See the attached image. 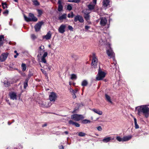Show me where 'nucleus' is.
I'll list each match as a JSON object with an SVG mask.
<instances>
[{"mask_svg":"<svg viewBox=\"0 0 149 149\" xmlns=\"http://www.w3.org/2000/svg\"><path fill=\"white\" fill-rule=\"evenodd\" d=\"M137 114L147 118L149 116V105H142L137 107Z\"/></svg>","mask_w":149,"mask_h":149,"instance_id":"f257e3e1","label":"nucleus"},{"mask_svg":"<svg viewBox=\"0 0 149 149\" xmlns=\"http://www.w3.org/2000/svg\"><path fill=\"white\" fill-rule=\"evenodd\" d=\"M106 73L102 71L100 67L99 68L98 73L96 77V79L97 81L102 80L105 77Z\"/></svg>","mask_w":149,"mask_h":149,"instance_id":"f03ea898","label":"nucleus"},{"mask_svg":"<svg viewBox=\"0 0 149 149\" xmlns=\"http://www.w3.org/2000/svg\"><path fill=\"white\" fill-rule=\"evenodd\" d=\"M107 48V54L108 56L110 58H113V60L115 61L114 58V53L113 52L112 49L110 47V44L107 43L106 46Z\"/></svg>","mask_w":149,"mask_h":149,"instance_id":"7ed1b4c3","label":"nucleus"},{"mask_svg":"<svg viewBox=\"0 0 149 149\" xmlns=\"http://www.w3.org/2000/svg\"><path fill=\"white\" fill-rule=\"evenodd\" d=\"M25 20L27 22L34 21L36 22L37 21V18L35 17L33 14L30 13L29 14V17H27L24 15Z\"/></svg>","mask_w":149,"mask_h":149,"instance_id":"20e7f679","label":"nucleus"},{"mask_svg":"<svg viewBox=\"0 0 149 149\" xmlns=\"http://www.w3.org/2000/svg\"><path fill=\"white\" fill-rule=\"evenodd\" d=\"M84 117L83 115L77 114H74L71 116V119L75 121H79L84 118Z\"/></svg>","mask_w":149,"mask_h":149,"instance_id":"39448f33","label":"nucleus"},{"mask_svg":"<svg viewBox=\"0 0 149 149\" xmlns=\"http://www.w3.org/2000/svg\"><path fill=\"white\" fill-rule=\"evenodd\" d=\"M98 62L97 59L95 54L93 55L92 61L91 63V65L94 68H96L97 67Z\"/></svg>","mask_w":149,"mask_h":149,"instance_id":"423d86ee","label":"nucleus"},{"mask_svg":"<svg viewBox=\"0 0 149 149\" xmlns=\"http://www.w3.org/2000/svg\"><path fill=\"white\" fill-rule=\"evenodd\" d=\"M96 3L97 0H93V1L90 3V4L88 6V9L90 10H93L95 8Z\"/></svg>","mask_w":149,"mask_h":149,"instance_id":"0eeeda50","label":"nucleus"},{"mask_svg":"<svg viewBox=\"0 0 149 149\" xmlns=\"http://www.w3.org/2000/svg\"><path fill=\"white\" fill-rule=\"evenodd\" d=\"M40 105L43 107L48 108L51 105L50 103L44 101H41L39 103Z\"/></svg>","mask_w":149,"mask_h":149,"instance_id":"6e6552de","label":"nucleus"},{"mask_svg":"<svg viewBox=\"0 0 149 149\" xmlns=\"http://www.w3.org/2000/svg\"><path fill=\"white\" fill-rule=\"evenodd\" d=\"M43 23V22L42 21H41L35 25L34 28L35 29V31L36 32H38L40 30L41 27Z\"/></svg>","mask_w":149,"mask_h":149,"instance_id":"1a4fd4ad","label":"nucleus"},{"mask_svg":"<svg viewBox=\"0 0 149 149\" xmlns=\"http://www.w3.org/2000/svg\"><path fill=\"white\" fill-rule=\"evenodd\" d=\"M57 97L56 94L54 92L51 93L49 95V99L50 101L54 102Z\"/></svg>","mask_w":149,"mask_h":149,"instance_id":"9d476101","label":"nucleus"},{"mask_svg":"<svg viewBox=\"0 0 149 149\" xmlns=\"http://www.w3.org/2000/svg\"><path fill=\"white\" fill-rule=\"evenodd\" d=\"M111 2L109 0H103L102 5L104 7L108 8L111 6Z\"/></svg>","mask_w":149,"mask_h":149,"instance_id":"9b49d317","label":"nucleus"},{"mask_svg":"<svg viewBox=\"0 0 149 149\" xmlns=\"http://www.w3.org/2000/svg\"><path fill=\"white\" fill-rule=\"evenodd\" d=\"M114 137L113 136L106 137L102 139V141L104 143H107L110 142L111 140H114Z\"/></svg>","mask_w":149,"mask_h":149,"instance_id":"f8f14e48","label":"nucleus"},{"mask_svg":"<svg viewBox=\"0 0 149 149\" xmlns=\"http://www.w3.org/2000/svg\"><path fill=\"white\" fill-rule=\"evenodd\" d=\"M9 95L11 99L13 100H17L18 97L16 93L14 92H12L10 93Z\"/></svg>","mask_w":149,"mask_h":149,"instance_id":"ddd939ff","label":"nucleus"},{"mask_svg":"<svg viewBox=\"0 0 149 149\" xmlns=\"http://www.w3.org/2000/svg\"><path fill=\"white\" fill-rule=\"evenodd\" d=\"M107 22L106 18L102 17L100 18V24L102 26H104Z\"/></svg>","mask_w":149,"mask_h":149,"instance_id":"4468645a","label":"nucleus"},{"mask_svg":"<svg viewBox=\"0 0 149 149\" xmlns=\"http://www.w3.org/2000/svg\"><path fill=\"white\" fill-rule=\"evenodd\" d=\"M52 34L50 31H49L47 33L46 35L42 37L43 39L48 40L50 39L51 38Z\"/></svg>","mask_w":149,"mask_h":149,"instance_id":"2eb2a0df","label":"nucleus"},{"mask_svg":"<svg viewBox=\"0 0 149 149\" xmlns=\"http://www.w3.org/2000/svg\"><path fill=\"white\" fill-rule=\"evenodd\" d=\"M8 56V54L6 53H3L0 56V62L5 61Z\"/></svg>","mask_w":149,"mask_h":149,"instance_id":"dca6fc26","label":"nucleus"},{"mask_svg":"<svg viewBox=\"0 0 149 149\" xmlns=\"http://www.w3.org/2000/svg\"><path fill=\"white\" fill-rule=\"evenodd\" d=\"M74 21L75 22H77L79 21L80 22L82 23L84 21V20L83 17L80 15H77L76 16L74 19Z\"/></svg>","mask_w":149,"mask_h":149,"instance_id":"f3484780","label":"nucleus"},{"mask_svg":"<svg viewBox=\"0 0 149 149\" xmlns=\"http://www.w3.org/2000/svg\"><path fill=\"white\" fill-rule=\"evenodd\" d=\"M65 25L64 24L61 25L58 29L59 32L61 33H63L65 31Z\"/></svg>","mask_w":149,"mask_h":149,"instance_id":"a211bd4d","label":"nucleus"},{"mask_svg":"<svg viewBox=\"0 0 149 149\" xmlns=\"http://www.w3.org/2000/svg\"><path fill=\"white\" fill-rule=\"evenodd\" d=\"M106 40L104 36H102L100 38V40L99 41V42L101 45H103L105 44Z\"/></svg>","mask_w":149,"mask_h":149,"instance_id":"6ab92c4d","label":"nucleus"},{"mask_svg":"<svg viewBox=\"0 0 149 149\" xmlns=\"http://www.w3.org/2000/svg\"><path fill=\"white\" fill-rule=\"evenodd\" d=\"M47 55V52H45L43 55L41 57V62L45 64L46 63V61L45 59V58Z\"/></svg>","mask_w":149,"mask_h":149,"instance_id":"aec40b11","label":"nucleus"},{"mask_svg":"<svg viewBox=\"0 0 149 149\" xmlns=\"http://www.w3.org/2000/svg\"><path fill=\"white\" fill-rule=\"evenodd\" d=\"M58 10L59 12L61 11L62 10L63 8V6L61 4V1L59 0L58 1Z\"/></svg>","mask_w":149,"mask_h":149,"instance_id":"412c9836","label":"nucleus"},{"mask_svg":"<svg viewBox=\"0 0 149 149\" xmlns=\"http://www.w3.org/2000/svg\"><path fill=\"white\" fill-rule=\"evenodd\" d=\"M91 110L95 113L99 115H101L102 114V112L98 109H92Z\"/></svg>","mask_w":149,"mask_h":149,"instance_id":"4be33fe9","label":"nucleus"},{"mask_svg":"<svg viewBox=\"0 0 149 149\" xmlns=\"http://www.w3.org/2000/svg\"><path fill=\"white\" fill-rule=\"evenodd\" d=\"M132 137V135H130L128 136H124L123 138V140L124 141H126L129 140L131 139Z\"/></svg>","mask_w":149,"mask_h":149,"instance_id":"5701e85b","label":"nucleus"},{"mask_svg":"<svg viewBox=\"0 0 149 149\" xmlns=\"http://www.w3.org/2000/svg\"><path fill=\"white\" fill-rule=\"evenodd\" d=\"M3 83L5 87H7L9 86L12 82L11 81H5L3 82Z\"/></svg>","mask_w":149,"mask_h":149,"instance_id":"b1692460","label":"nucleus"},{"mask_svg":"<svg viewBox=\"0 0 149 149\" xmlns=\"http://www.w3.org/2000/svg\"><path fill=\"white\" fill-rule=\"evenodd\" d=\"M45 65L44 66V69L47 70V71H49L51 70V67L48 65L47 63H46Z\"/></svg>","mask_w":149,"mask_h":149,"instance_id":"393cba45","label":"nucleus"},{"mask_svg":"<svg viewBox=\"0 0 149 149\" xmlns=\"http://www.w3.org/2000/svg\"><path fill=\"white\" fill-rule=\"evenodd\" d=\"M69 123L70 124H72L75 125L76 127H79L80 126V124H79L74 122L72 120L69 121Z\"/></svg>","mask_w":149,"mask_h":149,"instance_id":"a878e982","label":"nucleus"},{"mask_svg":"<svg viewBox=\"0 0 149 149\" xmlns=\"http://www.w3.org/2000/svg\"><path fill=\"white\" fill-rule=\"evenodd\" d=\"M105 97L106 99V100L107 101H108V102L111 103H112V102L111 100L110 97L107 94H105Z\"/></svg>","mask_w":149,"mask_h":149,"instance_id":"bb28decb","label":"nucleus"},{"mask_svg":"<svg viewBox=\"0 0 149 149\" xmlns=\"http://www.w3.org/2000/svg\"><path fill=\"white\" fill-rule=\"evenodd\" d=\"M66 14H64L62 15L61 16H60L58 17V19L59 20H63L64 19H65L66 18Z\"/></svg>","mask_w":149,"mask_h":149,"instance_id":"cd10ccee","label":"nucleus"},{"mask_svg":"<svg viewBox=\"0 0 149 149\" xmlns=\"http://www.w3.org/2000/svg\"><path fill=\"white\" fill-rule=\"evenodd\" d=\"M4 37L3 35H0V46L2 45L3 44Z\"/></svg>","mask_w":149,"mask_h":149,"instance_id":"c85d7f7f","label":"nucleus"},{"mask_svg":"<svg viewBox=\"0 0 149 149\" xmlns=\"http://www.w3.org/2000/svg\"><path fill=\"white\" fill-rule=\"evenodd\" d=\"M134 120L135 128L136 129H138L139 128V126L137 123L136 119L135 117H134Z\"/></svg>","mask_w":149,"mask_h":149,"instance_id":"c756f323","label":"nucleus"},{"mask_svg":"<svg viewBox=\"0 0 149 149\" xmlns=\"http://www.w3.org/2000/svg\"><path fill=\"white\" fill-rule=\"evenodd\" d=\"M70 79L72 80H76L77 79V76L75 74H72L71 75Z\"/></svg>","mask_w":149,"mask_h":149,"instance_id":"7c9ffc66","label":"nucleus"},{"mask_svg":"<svg viewBox=\"0 0 149 149\" xmlns=\"http://www.w3.org/2000/svg\"><path fill=\"white\" fill-rule=\"evenodd\" d=\"M22 70L23 71H24L26 70V65L25 64L22 63Z\"/></svg>","mask_w":149,"mask_h":149,"instance_id":"2f4dec72","label":"nucleus"},{"mask_svg":"<svg viewBox=\"0 0 149 149\" xmlns=\"http://www.w3.org/2000/svg\"><path fill=\"white\" fill-rule=\"evenodd\" d=\"M88 84L87 81L86 80H84L82 81L81 83V85L83 86H86Z\"/></svg>","mask_w":149,"mask_h":149,"instance_id":"473e14b6","label":"nucleus"},{"mask_svg":"<svg viewBox=\"0 0 149 149\" xmlns=\"http://www.w3.org/2000/svg\"><path fill=\"white\" fill-rule=\"evenodd\" d=\"M116 139L119 142L124 141L123 140V138H121L120 136H117L116 137Z\"/></svg>","mask_w":149,"mask_h":149,"instance_id":"72a5a7b5","label":"nucleus"},{"mask_svg":"<svg viewBox=\"0 0 149 149\" xmlns=\"http://www.w3.org/2000/svg\"><path fill=\"white\" fill-rule=\"evenodd\" d=\"M82 123L84 124H86L87 123H90L91 121L89 120H87L86 119H85L83 120L82 121Z\"/></svg>","mask_w":149,"mask_h":149,"instance_id":"f704fd0d","label":"nucleus"},{"mask_svg":"<svg viewBox=\"0 0 149 149\" xmlns=\"http://www.w3.org/2000/svg\"><path fill=\"white\" fill-rule=\"evenodd\" d=\"M116 61H115V62H114L113 64H112V65L110 66V67H112L113 69H116Z\"/></svg>","mask_w":149,"mask_h":149,"instance_id":"c9c22d12","label":"nucleus"},{"mask_svg":"<svg viewBox=\"0 0 149 149\" xmlns=\"http://www.w3.org/2000/svg\"><path fill=\"white\" fill-rule=\"evenodd\" d=\"M33 4L35 6H37L39 5V3L38 1L36 0H33L32 1Z\"/></svg>","mask_w":149,"mask_h":149,"instance_id":"e433bc0d","label":"nucleus"},{"mask_svg":"<svg viewBox=\"0 0 149 149\" xmlns=\"http://www.w3.org/2000/svg\"><path fill=\"white\" fill-rule=\"evenodd\" d=\"M90 16L89 14H87L86 15H84V17L86 20L88 21L89 19Z\"/></svg>","mask_w":149,"mask_h":149,"instance_id":"4c0bfd02","label":"nucleus"},{"mask_svg":"<svg viewBox=\"0 0 149 149\" xmlns=\"http://www.w3.org/2000/svg\"><path fill=\"white\" fill-rule=\"evenodd\" d=\"M83 12L84 13V15H86L87 14H89L90 13V12H88V10L87 9H85L83 11Z\"/></svg>","mask_w":149,"mask_h":149,"instance_id":"58836bf2","label":"nucleus"},{"mask_svg":"<svg viewBox=\"0 0 149 149\" xmlns=\"http://www.w3.org/2000/svg\"><path fill=\"white\" fill-rule=\"evenodd\" d=\"M86 134L83 132H79L78 134L79 136H85Z\"/></svg>","mask_w":149,"mask_h":149,"instance_id":"ea45409f","label":"nucleus"},{"mask_svg":"<svg viewBox=\"0 0 149 149\" xmlns=\"http://www.w3.org/2000/svg\"><path fill=\"white\" fill-rule=\"evenodd\" d=\"M72 6L70 4H68L67 6V10L70 11L72 10Z\"/></svg>","mask_w":149,"mask_h":149,"instance_id":"a19ab883","label":"nucleus"},{"mask_svg":"<svg viewBox=\"0 0 149 149\" xmlns=\"http://www.w3.org/2000/svg\"><path fill=\"white\" fill-rule=\"evenodd\" d=\"M28 80H26L25 82L24 83V87L25 88L28 86Z\"/></svg>","mask_w":149,"mask_h":149,"instance_id":"79ce46f5","label":"nucleus"},{"mask_svg":"<svg viewBox=\"0 0 149 149\" xmlns=\"http://www.w3.org/2000/svg\"><path fill=\"white\" fill-rule=\"evenodd\" d=\"M2 6L3 8L4 9H5L6 8H7V7L6 3H2Z\"/></svg>","mask_w":149,"mask_h":149,"instance_id":"37998d69","label":"nucleus"},{"mask_svg":"<svg viewBox=\"0 0 149 149\" xmlns=\"http://www.w3.org/2000/svg\"><path fill=\"white\" fill-rule=\"evenodd\" d=\"M74 16V14L73 13H72L71 14L69 13L68 15V17L69 18H72Z\"/></svg>","mask_w":149,"mask_h":149,"instance_id":"c03bdc74","label":"nucleus"},{"mask_svg":"<svg viewBox=\"0 0 149 149\" xmlns=\"http://www.w3.org/2000/svg\"><path fill=\"white\" fill-rule=\"evenodd\" d=\"M37 11L38 13L39 14L38 16H40L42 14V11L40 10H38Z\"/></svg>","mask_w":149,"mask_h":149,"instance_id":"a18cd8bd","label":"nucleus"},{"mask_svg":"<svg viewBox=\"0 0 149 149\" xmlns=\"http://www.w3.org/2000/svg\"><path fill=\"white\" fill-rule=\"evenodd\" d=\"M8 13H9V11L8 10H5L3 13V14L4 15H8Z\"/></svg>","mask_w":149,"mask_h":149,"instance_id":"49530a36","label":"nucleus"},{"mask_svg":"<svg viewBox=\"0 0 149 149\" xmlns=\"http://www.w3.org/2000/svg\"><path fill=\"white\" fill-rule=\"evenodd\" d=\"M31 38L33 39H35L36 38V36L34 34H31Z\"/></svg>","mask_w":149,"mask_h":149,"instance_id":"de8ad7c7","label":"nucleus"},{"mask_svg":"<svg viewBox=\"0 0 149 149\" xmlns=\"http://www.w3.org/2000/svg\"><path fill=\"white\" fill-rule=\"evenodd\" d=\"M41 71L44 74H45L46 76L47 75V73L46 71H45V70H43L42 69H41Z\"/></svg>","mask_w":149,"mask_h":149,"instance_id":"09e8293b","label":"nucleus"},{"mask_svg":"<svg viewBox=\"0 0 149 149\" xmlns=\"http://www.w3.org/2000/svg\"><path fill=\"white\" fill-rule=\"evenodd\" d=\"M39 52L40 53V55H41L42 53L44 52V50L43 49H41L40 50H39Z\"/></svg>","mask_w":149,"mask_h":149,"instance_id":"8fccbe9b","label":"nucleus"},{"mask_svg":"<svg viewBox=\"0 0 149 149\" xmlns=\"http://www.w3.org/2000/svg\"><path fill=\"white\" fill-rule=\"evenodd\" d=\"M68 29L70 31H73V28L71 26H68Z\"/></svg>","mask_w":149,"mask_h":149,"instance_id":"3c124183","label":"nucleus"},{"mask_svg":"<svg viewBox=\"0 0 149 149\" xmlns=\"http://www.w3.org/2000/svg\"><path fill=\"white\" fill-rule=\"evenodd\" d=\"M90 28V27L89 26H85V28L86 29V31H87L88 29H89Z\"/></svg>","mask_w":149,"mask_h":149,"instance_id":"603ef678","label":"nucleus"},{"mask_svg":"<svg viewBox=\"0 0 149 149\" xmlns=\"http://www.w3.org/2000/svg\"><path fill=\"white\" fill-rule=\"evenodd\" d=\"M78 91V89L77 88L75 89L74 90H73L72 93L73 94H76L77 93V92Z\"/></svg>","mask_w":149,"mask_h":149,"instance_id":"864d4df0","label":"nucleus"},{"mask_svg":"<svg viewBox=\"0 0 149 149\" xmlns=\"http://www.w3.org/2000/svg\"><path fill=\"white\" fill-rule=\"evenodd\" d=\"M97 129L99 131H101L102 130V127L100 126L97 127Z\"/></svg>","mask_w":149,"mask_h":149,"instance_id":"5fc2aeb1","label":"nucleus"},{"mask_svg":"<svg viewBox=\"0 0 149 149\" xmlns=\"http://www.w3.org/2000/svg\"><path fill=\"white\" fill-rule=\"evenodd\" d=\"M80 0H73V2L74 3H78L79 2Z\"/></svg>","mask_w":149,"mask_h":149,"instance_id":"6e6d98bb","label":"nucleus"},{"mask_svg":"<svg viewBox=\"0 0 149 149\" xmlns=\"http://www.w3.org/2000/svg\"><path fill=\"white\" fill-rule=\"evenodd\" d=\"M59 149H63L64 147L63 145H61L59 146Z\"/></svg>","mask_w":149,"mask_h":149,"instance_id":"4d7b16f0","label":"nucleus"},{"mask_svg":"<svg viewBox=\"0 0 149 149\" xmlns=\"http://www.w3.org/2000/svg\"><path fill=\"white\" fill-rule=\"evenodd\" d=\"M44 46H41L40 47H39V50H41V49H44Z\"/></svg>","mask_w":149,"mask_h":149,"instance_id":"13d9d810","label":"nucleus"},{"mask_svg":"<svg viewBox=\"0 0 149 149\" xmlns=\"http://www.w3.org/2000/svg\"><path fill=\"white\" fill-rule=\"evenodd\" d=\"M72 95H73V97L74 98H75L76 97V96L75 94L72 93Z\"/></svg>","mask_w":149,"mask_h":149,"instance_id":"bf43d9fd","label":"nucleus"},{"mask_svg":"<svg viewBox=\"0 0 149 149\" xmlns=\"http://www.w3.org/2000/svg\"><path fill=\"white\" fill-rule=\"evenodd\" d=\"M73 90L72 89V88H70V92H71L72 93L73 92Z\"/></svg>","mask_w":149,"mask_h":149,"instance_id":"052dcab7","label":"nucleus"},{"mask_svg":"<svg viewBox=\"0 0 149 149\" xmlns=\"http://www.w3.org/2000/svg\"><path fill=\"white\" fill-rule=\"evenodd\" d=\"M47 125V124L46 123H45L42 125V127H44L46 126Z\"/></svg>","mask_w":149,"mask_h":149,"instance_id":"680f3d73","label":"nucleus"},{"mask_svg":"<svg viewBox=\"0 0 149 149\" xmlns=\"http://www.w3.org/2000/svg\"><path fill=\"white\" fill-rule=\"evenodd\" d=\"M63 133H65L66 134H67L68 133V132L67 131H65Z\"/></svg>","mask_w":149,"mask_h":149,"instance_id":"e2e57ef3","label":"nucleus"},{"mask_svg":"<svg viewBox=\"0 0 149 149\" xmlns=\"http://www.w3.org/2000/svg\"><path fill=\"white\" fill-rule=\"evenodd\" d=\"M68 1L69 2H73V0H68Z\"/></svg>","mask_w":149,"mask_h":149,"instance_id":"0e129e2a","label":"nucleus"},{"mask_svg":"<svg viewBox=\"0 0 149 149\" xmlns=\"http://www.w3.org/2000/svg\"><path fill=\"white\" fill-rule=\"evenodd\" d=\"M17 56L16 55H15L14 56V58H17Z\"/></svg>","mask_w":149,"mask_h":149,"instance_id":"69168bd1","label":"nucleus"},{"mask_svg":"<svg viewBox=\"0 0 149 149\" xmlns=\"http://www.w3.org/2000/svg\"><path fill=\"white\" fill-rule=\"evenodd\" d=\"M16 55L17 56L19 55V54L18 53H16Z\"/></svg>","mask_w":149,"mask_h":149,"instance_id":"338daca9","label":"nucleus"},{"mask_svg":"<svg viewBox=\"0 0 149 149\" xmlns=\"http://www.w3.org/2000/svg\"><path fill=\"white\" fill-rule=\"evenodd\" d=\"M14 1L16 2H18V0H14Z\"/></svg>","mask_w":149,"mask_h":149,"instance_id":"774afa93","label":"nucleus"}]
</instances>
